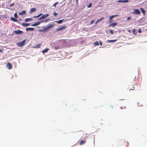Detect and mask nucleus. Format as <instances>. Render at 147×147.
<instances>
[{
    "instance_id": "nucleus-12",
    "label": "nucleus",
    "mask_w": 147,
    "mask_h": 147,
    "mask_svg": "<svg viewBox=\"0 0 147 147\" xmlns=\"http://www.w3.org/2000/svg\"><path fill=\"white\" fill-rule=\"evenodd\" d=\"M86 142V140H81L80 143V145H82L83 144H84Z\"/></svg>"
},
{
    "instance_id": "nucleus-21",
    "label": "nucleus",
    "mask_w": 147,
    "mask_h": 147,
    "mask_svg": "<svg viewBox=\"0 0 147 147\" xmlns=\"http://www.w3.org/2000/svg\"><path fill=\"white\" fill-rule=\"evenodd\" d=\"M104 19V18L103 17H102L101 18L99 19H98L97 20V21L96 22V24L97 23L100 21H101L103 19Z\"/></svg>"
},
{
    "instance_id": "nucleus-16",
    "label": "nucleus",
    "mask_w": 147,
    "mask_h": 147,
    "mask_svg": "<svg viewBox=\"0 0 147 147\" xmlns=\"http://www.w3.org/2000/svg\"><path fill=\"white\" fill-rule=\"evenodd\" d=\"M33 19L31 18H27L25 19V22H30Z\"/></svg>"
},
{
    "instance_id": "nucleus-18",
    "label": "nucleus",
    "mask_w": 147,
    "mask_h": 147,
    "mask_svg": "<svg viewBox=\"0 0 147 147\" xmlns=\"http://www.w3.org/2000/svg\"><path fill=\"white\" fill-rule=\"evenodd\" d=\"M49 16V15L48 14H45L44 15H43L42 16V18L43 19L47 18Z\"/></svg>"
},
{
    "instance_id": "nucleus-20",
    "label": "nucleus",
    "mask_w": 147,
    "mask_h": 147,
    "mask_svg": "<svg viewBox=\"0 0 147 147\" xmlns=\"http://www.w3.org/2000/svg\"><path fill=\"white\" fill-rule=\"evenodd\" d=\"M63 20H64V19H63V20H61L59 21H55L54 22H56L58 24H61L63 22Z\"/></svg>"
},
{
    "instance_id": "nucleus-25",
    "label": "nucleus",
    "mask_w": 147,
    "mask_h": 147,
    "mask_svg": "<svg viewBox=\"0 0 147 147\" xmlns=\"http://www.w3.org/2000/svg\"><path fill=\"white\" fill-rule=\"evenodd\" d=\"M42 14V13H40L39 14L38 16H34V18H37L39 17L40 16H41Z\"/></svg>"
},
{
    "instance_id": "nucleus-47",
    "label": "nucleus",
    "mask_w": 147,
    "mask_h": 147,
    "mask_svg": "<svg viewBox=\"0 0 147 147\" xmlns=\"http://www.w3.org/2000/svg\"><path fill=\"white\" fill-rule=\"evenodd\" d=\"M128 32H130V30H129L128 31Z\"/></svg>"
},
{
    "instance_id": "nucleus-27",
    "label": "nucleus",
    "mask_w": 147,
    "mask_h": 147,
    "mask_svg": "<svg viewBox=\"0 0 147 147\" xmlns=\"http://www.w3.org/2000/svg\"><path fill=\"white\" fill-rule=\"evenodd\" d=\"M62 40V42L63 43H67V40Z\"/></svg>"
},
{
    "instance_id": "nucleus-45",
    "label": "nucleus",
    "mask_w": 147,
    "mask_h": 147,
    "mask_svg": "<svg viewBox=\"0 0 147 147\" xmlns=\"http://www.w3.org/2000/svg\"><path fill=\"white\" fill-rule=\"evenodd\" d=\"M2 51H3V50L2 49H0V52H1V53H2Z\"/></svg>"
},
{
    "instance_id": "nucleus-11",
    "label": "nucleus",
    "mask_w": 147,
    "mask_h": 147,
    "mask_svg": "<svg viewBox=\"0 0 147 147\" xmlns=\"http://www.w3.org/2000/svg\"><path fill=\"white\" fill-rule=\"evenodd\" d=\"M10 19L11 20L14 22H18V20H17L15 18L13 17H12L10 18Z\"/></svg>"
},
{
    "instance_id": "nucleus-40",
    "label": "nucleus",
    "mask_w": 147,
    "mask_h": 147,
    "mask_svg": "<svg viewBox=\"0 0 147 147\" xmlns=\"http://www.w3.org/2000/svg\"><path fill=\"white\" fill-rule=\"evenodd\" d=\"M14 3H11L10 4V6L11 7L14 5Z\"/></svg>"
},
{
    "instance_id": "nucleus-19",
    "label": "nucleus",
    "mask_w": 147,
    "mask_h": 147,
    "mask_svg": "<svg viewBox=\"0 0 147 147\" xmlns=\"http://www.w3.org/2000/svg\"><path fill=\"white\" fill-rule=\"evenodd\" d=\"M34 30V29L33 28H26V30L27 31H30V30L33 31Z\"/></svg>"
},
{
    "instance_id": "nucleus-34",
    "label": "nucleus",
    "mask_w": 147,
    "mask_h": 147,
    "mask_svg": "<svg viewBox=\"0 0 147 147\" xmlns=\"http://www.w3.org/2000/svg\"><path fill=\"white\" fill-rule=\"evenodd\" d=\"M57 3H58V2H56V3H54L53 5V6H54L55 7H56V5H57Z\"/></svg>"
},
{
    "instance_id": "nucleus-43",
    "label": "nucleus",
    "mask_w": 147,
    "mask_h": 147,
    "mask_svg": "<svg viewBox=\"0 0 147 147\" xmlns=\"http://www.w3.org/2000/svg\"><path fill=\"white\" fill-rule=\"evenodd\" d=\"M99 43H100V45H101V46L102 45V42H101L99 41Z\"/></svg>"
},
{
    "instance_id": "nucleus-3",
    "label": "nucleus",
    "mask_w": 147,
    "mask_h": 147,
    "mask_svg": "<svg viewBox=\"0 0 147 147\" xmlns=\"http://www.w3.org/2000/svg\"><path fill=\"white\" fill-rule=\"evenodd\" d=\"M66 27L67 26H63L61 27H59V28L56 29V31L58 32L63 29H65L66 28Z\"/></svg>"
},
{
    "instance_id": "nucleus-24",
    "label": "nucleus",
    "mask_w": 147,
    "mask_h": 147,
    "mask_svg": "<svg viewBox=\"0 0 147 147\" xmlns=\"http://www.w3.org/2000/svg\"><path fill=\"white\" fill-rule=\"evenodd\" d=\"M49 49L47 48H46L42 51V52L43 53H45L46 52H47L49 51Z\"/></svg>"
},
{
    "instance_id": "nucleus-31",
    "label": "nucleus",
    "mask_w": 147,
    "mask_h": 147,
    "mask_svg": "<svg viewBox=\"0 0 147 147\" xmlns=\"http://www.w3.org/2000/svg\"><path fill=\"white\" fill-rule=\"evenodd\" d=\"M92 5V4L91 3L89 4V5L87 6V7L88 8L90 7Z\"/></svg>"
},
{
    "instance_id": "nucleus-37",
    "label": "nucleus",
    "mask_w": 147,
    "mask_h": 147,
    "mask_svg": "<svg viewBox=\"0 0 147 147\" xmlns=\"http://www.w3.org/2000/svg\"><path fill=\"white\" fill-rule=\"evenodd\" d=\"M135 90V88H134V87H133L132 88H131V89H129V91H130L131 90Z\"/></svg>"
},
{
    "instance_id": "nucleus-26",
    "label": "nucleus",
    "mask_w": 147,
    "mask_h": 147,
    "mask_svg": "<svg viewBox=\"0 0 147 147\" xmlns=\"http://www.w3.org/2000/svg\"><path fill=\"white\" fill-rule=\"evenodd\" d=\"M94 45H99V43L98 41H96L94 42Z\"/></svg>"
},
{
    "instance_id": "nucleus-28",
    "label": "nucleus",
    "mask_w": 147,
    "mask_h": 147,
    "mask_svg": "<svg viewBox=\"0 0 147 147\" xmlns=\"http://www.w3.org/2000/svg\"><path fill=\"white\" fill-rule=\"evenodd\" d=\"M14 17L16 18H17L18 17V15L16 13H14Z\"/></svg>"
},
{
    "instance_id": "nucleus-49",
    "label": "nucleus",
    "mask_w": 147,
    "mask_h": 147,
    "mask_svg": "<svg viewBox=\"0 0 147 147\" xmlns=\"http://www.w3.org/2000/svg\"><path fill=\"white\" fill-rule=\"evenodd\" d=\"M1 18L0 17V19Z\"/></svg>"
},
{
    "instance_id": "nucleus-6",
    "label": "nucleus",
    "mask_w": 147,
    "mask_h": 147,
    "mask_svg": "<svg viewBox=\"0 0 147 147\" xmlns=\"http://www.w3.org/2000/svg\"><path fill=\"white\" fill-rule=\"evenodd\" d=\"M14 32L16 33V34H22L23 33V32L22 31H21L20 30H16L14 31Z\"/></svg>"
},
{
    "instance_id": "nucleus-8",
    "label": "nucleus",
    "mask_w": 147,
    "mask_h": 147,
    "mask_svg": "<svg viewBox=\"0 0 147 147\" xmlns=\"http://www.w3.org/2000/svg\"><path fill=\"white\" fill-rule=\"evenodd\" d=\"M117 2L119 3H127L128 2V0H119Z\"/></svg>"
},
{
    "instance_id": "nucleus-44",
    "label": "nucleus",
    "mask_w": 147,
    "mask_h": 147,
    "mask_svg": "<svg viewBox=\"0 0 147 147\" xmlns=\"http://www.w3.org/2000/svg\"><path fill=\"white\" fill-rule=\"evenodd\" d=\"M78 0H76V4H78Z\"/></svg>"
},
{
    "instance_id": "nucleus-17",
    "label": "nucleus",
    "mask_w": 147,
    "mask_h": 147,
    "mask_svg": "<svg viewBox=\"0 0 147 147\" xmlns=\"http://www.w3.org/2000/svg\"><path fill=\"white\" fill-rule=\"evenodd\" d=\"M117 41V40H107V42L109 43H111L115 42Z\"/></svg>"
},
{
    "instance_id": "nucleus-30",
    "label": "nucleus",
    "mask_w": 147,
    "mask_h": 147,
    "mask_svg": "<svg viewBox=\"0 0 147 147\" xmlns=\"http://www.w3.org/2000/svg\"><path fill=\"white\" fill-rule=\"evenodd\" d=\"M41 45V44H38V45H37V46H36V47H38V48H40V45Z\"/></svg>"
},
{
    "instance_id": "nucleus-5",
    "label": "nucleus",
    "mask_w": 147,
    "mask_h": 147,
    "mask_svg": "<svg viewBox=\"0 0 147 147\" xmlns=\"http://www.w3.org/2000/svg\"><path fill=\"white\" fill-rule=\"evenodd\" d=\"M6 67L8 69H10L12 68V66L10 63H8L6 65Z\"/></svg>"
},
{
    "instance_id": "nucleus-7",
    "label": "nucleus",
    "mask_w": 147,
    "mask_h": 147,
    "mask_svg": "<svg viewBox=\"0 0 147 147\" xmlns=\"http://www.w3.org/2000/svg\"><path fill=\"white\" fill-rule=\"evenodd\" d=\"M41 22H40V21L38 22H36V23H34V24H32L31 26H37V25H39V24H40L41 23Z\"/></svg>"
},
{
    "instance_id": "nucleus-48",
    "label": "nucleus",
    "mask_w": 147,
    "mask_h": 147,
    "mask_svg": "<svg viewBox=\"0 0 147 147\" xmlns=\"http://www.w3.org/2000/svg\"><path fill=\"white\" fill-rule=\"evenodd\" d=\"M111 107L112 108H113V106L112 105L111 106Z\"/></svg>"
},
{
    "instance_id": "nucleus-23",
    "label": "nucleus",
    "mask_w": 147,
    "mask_h": 147,
    "mask_svg": "<svg viewBox=\"0 0 147 147\" xmlns=\"http://www.w3.org/2000/svg\"><path fill=\"white\" fill-rule=\"evenodd\" d=\"M30 24H26V23H23L22 25V26H28Z\"/></svg>"
},
{
    "instance_id": "nucleus-14",
    "label": "nucleus",
    "mask_w": 147,
    "mask_h": 147,
    "mask_svg": "<svg viewBox=\"0 0 147 147\" xmlns=\"http://www.w3.org/2000/svg\"><path fill=\"white\" fill-rule=\"evenodd\" d=\"M36 10V9L35 8H31L30 9V13H32L34 11H35Z\"/></svg>"
},
{
    "instance_id": "nucleus-15",
    "label": "nucleus",
    "mask_w": 147,
    "mask_h": 147,
    "mask_svg": "<svg viewBox=\"0 0 147 147\" xmlns=\"http://www.w3.org/2000/svg\"><path fill=\"white\" fill-rule=\"evenodd\" d=\"M117 24V23L116 22H115L113 23H111L109 25V26H116Z\"/></svg>"
},
{
    "instance_id": "nucleus-38",
    "label": "nucleus",
    "mask_w": 147,
    "mask_h": 147,
    "mask_svg": "<svg viewBox=\"0 0 147 147\" xmlns=\"http://www.w3.org/2000/svg\"><path fill=\"white\" fill-rule=\"evenodd\" d=\"M135 31H136V30L135 29H133V30H132V32L134 34L135 33Z\"/></svg>"
},
{
    "instance_id": "nucleus-2",
    "label": "nucleus",
    "mask_w": 147,
    "mask_h": 147,
    "mask_svg": "<svg viewBox=\"0 0 147 147\" xmlns=\"http://www.w3.org/2000/svg\"><path fill=\"white\" fill-rule=\"evenodd\" d=\"M26 40H24L20 42H19L17 44V45L20 47H22L25 44V42Z\"/></svg>"
},
{
    "instance_id": "nucleus-32",
    "label": "nucleus",
    "mask_w": 147,
    "mask_h": 147,
    "mask_svg": "<svg viewBox=\"0 0 147 147\" xmlns=\"http://www.w3.org/2000/svg\"><path fill=\"white\" fill-rule=\"evenodd\" d=\"M109 32L111 34H113V32L111 30H109Z\"/></svg>"
},
{
    "instance_id": "nucleus-46",
    "label": "nucleus",
    "mask_w": 147,
    "mask_h": 147,
    "mask_svg": "<svg viewBox=\"0 0 147 147\" xmlns=\"http://www.w3.org/2000/svg\"><path fill=\"white\" fill-rule=\"evenodd\" d=\"M115 17H118V15H115Z\"/></svg>"
},
{
    "instance_id": "nucleus-1",
    "label": "nucleus",
    "mask_w": 147,
    "mask_h": 147,
    "mask_svg": "<svg viewBox=\"0 0 147 147\" xmlns=\"http://www.w3.org/2000/svg\"><path fill=\"white\" fill-rule=\"evenodd\" d=\"M54 26V24H50L48 27H45L43 29L41 30V31L43 32H47L53 28Z\"/></svg>"
},
{
    "instance_id": "nucleus-22",
    "label": "nucleus",
    "mask_w": 147,
    "mask_h": 147,
    "mask_svg": "<svg viewBox=\"0 0 147 147\" xmlns=\"http://www.w3.org/2000/svg\"><path fill=\"white\" fill-rule=\"evenodd\" d=\"M140 10H141L142 13L144 15H145V14L146 11H145L142 8H141Z\"/></svg>"
},
{
    "instance_id": "nucleus-10",
    "label": "nucleus",
    "mask_w": 147,
    "mask_h": 147,
    "mask_svg": "<svg viewBox=\"0 0 147 147\" xmlns=\"http://www.w3.org/2000/svg\"><path fill=\"white\" fill-rule=\"evenodd\" d=\"M50 20L49 19H46L44 20H41V23H43L44 22L47 23Z\"/></svg>"
},
{
    "instance_id": "nucleus-13",
    "label": "nucleus",
    "mask_w": 147,
    "mask_h": 147,
    "mask_svg": "<svg viewBox=\"0 0 147 147\" xmlns=\"http://www.w3.org/2000/svg\"><path fill=\"white\" fill-rule=\"evenodd\" d=\"M26 11H25L23 10L21 12L19 13L20 15H24L26 14Z\"/></svg>"
},
{
    "instance_id": "nucleus-4",
    "label": "nucleus",
    "mask_w": 147,
    "mask_h": 147,
    "mask_svg": "<svg viewBox=\"0 0 147 147\" xmlns=\"http://www.w3.org/2000/svg\"><path fill=\"white\" fill-rule=\"evenodd\" d=\"M134 11L132 12V13L134 14H140V10L137 9H134Z\"/></svg>"
},
{
    "instance_id": "nucleus-9",
    "label": "nucleus",
    "mask_w": 147,
    "mask_h": 147,
    "mask_svg": "<svg viewBox=\"0 0 147 147\" xmlns=\"http://www.w3.org/2000/svg\"><path fill=\"white\" fill-rule=\"evenodd\" d=\"M129 143L126 141H124V143L123 145L124 146V147H127L128 146Z\"/></svg>"
},
{
    "instance_id": "nucleus-36",
    "label": "nucleus",
    "mask_w": 147,
    "mask_h": 147,
    "mask_svg": "<svg viewBox=\"0 0 147 147\" xmlns=\"http://www.w3.org/2000/svg\"><path fill=\"white\" fill-rule=\"evenodd\" d=\"M42 19H43L42 18V16H41L40 18H39L38 19V20H41Z\"/></svg>"
},
{
    "instance_id": "nucleus-29",
    "label": "nucleus",
    "mask_w": 147,
    "mask_h": 147,
    "mask_svg": "<svg viewBox=\"0 0 147 147\" xmlns=\"http://www.w3.org/2000/svg\"><path fill=\"white\" fill-rule=\"evenodd\" d=\"M112 19H111V17H110L109 20V23H111L113 22V20Z\"/></svg>"
},
{
    "instance_id": "nucleus-35",
    "label": "nucleus",
    "mask_w": 147,
    "mask_h": 147,
    "mask_svg": "<svg viewBox=\"0 0 147 147\" xmlns=\"http://www.w3.org/2000/svg\"><path fill=\"white\" fill-rule=\"evenodd\" d=\"M53 14L55 16H56L58 15V13L56 12H54Z\"/></svg>"
},
{
    "instance_id": "nucleus-41",
    "label": "nucleus",
    "mask_w": 147,
    "mask_h": 147,
    "mask_svg": "<svg viewBox=\"0 0 147 147\" xmlns=\"http://www.w3.org/2000/svg\"><path fill=\"white\" fill-rule=\"evenodd\" d=\"M138 32L139 33H141V30H140V29L139 30H138Z\"/></svg>"
},
{
    "instance_id": "nucleus-39",
    "label": "nucleus",
    "mask_w": 147,
    "mask_h": 147,
    "mask_svg": "<svg viewBox=\"0 0 147 147\" xmlns=\"http://www.w3.org/2000/svg\"><path fill=\"white\" fill-rule=\"evenodd\" d=\"M115 17V15H113V16H110V17H111V19H112L114 17Z\"/></svg>"
},
{
    "instance_id": "nucleus-33",
    "label": "nucleus",
    "mask_w": 147,
    "mask_h": 147,
    "mask_svg": "<svg viewBox=\"0 0 147 147\" xmlns=\"http://www.w3.org/2000/svg\"><path fill=\"white\" fill-rule=\"evenodd\" d=\"M94 21H95V20H91V22H90V24H92L94 22Z\"/></svg>"
},
{
    "instance_id": "nucleus-42",
    "label": "nucleus",
    "mask_w": 147,
    "mask_h": 147,
    "mask_svg": "<svg viewBox=\"0 0 147 147\" xmlns=\"http://www.w3.org/2000/svg\"><path fill=\"white\" fill-rule=\"evenodd\" d=\"M130 18H131L130 17H128L127 19V20H129L130 19Z\"/></svg>"
}]
</instances>
